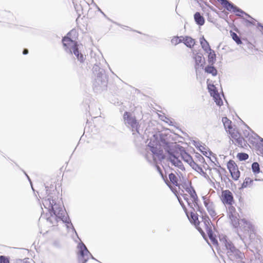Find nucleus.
I'll return each mask as SVG.
<instances>
[{
	"mask_svg": "<svg viewBox=\"0 0 263 263\" xmlns=\"http://www.w3.org/2000/svg\"><path fill=\"white\" fill-rule=\"evenodd\" d=\"M204 206L206 208L207 211L208 212H211L213 210H214V203L213 202H210L209 203H205Z\"/></svg>",
	"mask_w": 263,
	"mask_h": 263,
	"instance_id": "a19ab883",
	"label": "nucleus"
},
{
	"mask_svg": "<svg viewBox=\"0 0 263 263\" xmlns=\"http://www.w3.org/2000/svg\"><path fill=\"white\" fill-rule=\"evenodd\" d=\"M171 163H172V165H174L176 167H178L179 169H180L181 170H182L183 171L185 170V168L182 162L179 159H177L175 161H173L171 162Z\"/></svg>",
	"mask_w": 263,
	"mask_h": 263,
	"instance_id": "72a5a7b5",
	"label": "nucleus"
},
{
	"mask_svg": "<svg viewBox=\"0 0 263 263\" xmlns=\"http://www.w3.org/2000/svg\"><path fill=\"white\" fill-rule=\"evenodd\" d=\"M29 52L28 49L27 48H24L23 51V54L24 55H27Z\"/></svg>",
	"mask_w": 263,
	"mask_h": 263,
	"instance_id": "e2e57ef3",
	"label": "nucleus"
},
{
	"mask_svg": "<svg viewBox=\"0 0 263 263\" xmlns=\"http://www.w3.org/2000/svg\"><path fill=\"white\" fill-rule=\"evenodd\" d=\"M220 199L225 205H231L235 202L233 195L229 190L222 191Z\"/></svg>",
	"mask_w": 263,
	"mask_h": 263,
	"instance_id": "ddd939ff",
	"label": "nucleus"
},
{
	"mask_svg": "<svg viewBox=\"0 0 263 263\" xmlns=\"http://www.w3.org/2000/svg\"><path fill=\"white\" fill-rule=\"evenodd\" d=\"M182 197H183V199H184L185 201H186V202H187V201H188L189 200V198H188V197H187V194H184L182 195Z\"/></svg>",
	"mask_w": 263,
	"mask_h": 263,
	"instance_id": "69168bd1",
	"label": "nucleus"
},
{
	"mask_svg": "<svg viewBox=\"0 0 263 263\" xmlns=\"http://www.w3.org/2000/svg\"><path fill=\"white\" fill-rule=\"evenodd\" d=\"M200 44L202 48L205 52L212 49L209 42L205 40L203 36L200 38Z\"/></svg>",
	"mask_w": 263,
	"mask_h": 263,
	"instance_id": "b1692460",
	"label": "nucleus"
},
{
	"mask_svg": "<svg viewBox=\"0 0 263 263\" xmlns=\"http://www.w3.org/2000/svg\"><path fill=\"white\" fill-rule=\"evenodd\" d=\"M257 26L258 27H260V28L263 30V24L260 23H258Z\"/></svg>",
	"mask_w": 263,
	"mask_h": 263,
	"instance_id": "774afa93",
	"label": "nucleus"
},
{
	"mask_svg": "<svg viewBox=\"0 0 263 263\" xmlns=\"http://www.w3.org/2000/svg\"><path fill=\"white\" fill-rule=\"evenodd\" d=\"M219 241L221 245L224 247L226 252L230 251L235 246L226 235L219 236Z\"/></svg>",
	"mask_w": 263,
	"mask_h": 263,
	"instance_id": "4468645a",
	"label": "nucleus"
},
{
	"mask_svg": "<svg viewBox=\"0 0 263 263\" xmlns=\"http://www.w3.org/2000/svg\"><path fill=\"white\" fill-rule=\"evenodd\" d=\"M21 170L23 171V172L24 173V174L27 178L28 181H29V182L30 183V185L31 186L32 190L33 191V192H34V189L33 187L32 183V181H31V179L30 178L29 176L27 175V174L23 170L21 169Z\"/></svg>",
	"mask_w": 263,
	"mask_h": 263,
	"instance_id": "603ef678",
	"label": "nucleus"
},
{
	"mask_svg": "<svg viewBox=\"0 0 263 263\" xmlns=\"http://www.w3.org/2000/svg\"><path fill=\"white\" fill-rule=\"evenodd\" d=\"M213 99L217 106H221L223 105L222 100L219 95L213 97Z\"/></svg>",
	"mask_w": 263,
	"mask_h": 263,
	"instance_id": "ea45409f",
	"label": "nucleus"
},
{
	"mask_svg": "<svg viewBox=\"0 0 263 263\" xmlns=\"http://www.w3.org/2000/svg\"><path fill=\"white\" fill-rule=\"evenodd\" d=\"M195 211H192L190 212V215L187 212V215H186L188 219L190 222L195 226L199 224V221L198 220V215L197 214L194 213Z\"/></svg>",
	"mask_w": 263,
	"mask_h": 263,
	"instance_id": "f3484780",
	"label": "nucleus"
},
{
	"mask_svg": "<svg viewBox=\"0 0 263 263\" xmlns=\"http://www.w3.org/2000/svg\"><path fill=\"white\" fill-rule=\"evenodd\" d=\"M187 203L188 205H189L191 208H192V209L193 211H195V209H194V208H193V203H192V202H190L189 200L188 201H187Z\"/></svg>",
	"mask_w": 263,
	"mask_h": 263,
	"instance_id": "680f3d73",
	"label": "nucleus"
},
{
	"mask_svg": "<svg viewBox=\"0 0 263 263\" xmlns=\"http://www.w3.org/2000/svg\"><path fill=\"white\" fill-rule=\"evenodd\" d=\"M202 200H203V203H204V205H205V203H206V202L209 203V202H211L210 201V200L206 199V197L205 196H202Z\"/></svg>",
	"mask_w": 263,
	"mask_h": 263,
	"instance_id": "bf43d9fd",
	"label": "nucleus"
},
{
	"mask_svg": "<svg viewBox=\"0 0 263 263\" xmlns=\"http://www.w3.org/2000/svg\"><path fill=\"white\" fill-rule=\"evenodd\" d=\"M164 149L167 154L166 160L170 162L175 161L179 159V157L181 155L182 150L181 148H183V146L176 144L175 146L172 145L169 142L164 141Z\"/></svg>",
	"mask_w": 263,
	"mask_h": 263,
	"instance_id": "39448f33",
	"label": "nucleus"
},
{
	"mask_svg": "<svg viewBox=\"0 0 263 263\" xmlns=\"http://www.w3.org/2000/svg\"><path fill=\"white\" fill-rule=\"evenodd\" d=\"M192 202L194 204V206L196 207V208L200 206L198 204V201H192Z\"/></svg>",
	"mask_w": 263,
	"mask_h": 263,
	"instance_id": "338daca9",
	"label": "nucleus"
},
{
	"mask_svg": "<svg viewBox=\"0 0 263 263\" xmlns=\"http://www.w3.org/2000/svg\"><path fill=\"white\" fill-rule=\"evenodd\" d=\"M183 43L187 47L192 48L195 44V41L191 36H185L184 37Z\"/></svg>",
	"mask_w": 263,
	"mask_h": 263,
	"instance_id": "5701e85b",
	"label": "nucleus"
},
{
	"mask_svg": "<svg viewBox=\"0 0 263 263\" xmlns=\"http://www.w3.org/2000/svg\"><path fill=\"white\" fill-rule=\"evenodd\" d=\"M177 198H178V201H179L180 204L181 205V206H182V209H183L185 214L187 215V210L185 205L183 203L182 200H181V199L180 197H177Z\"/></svg>",
	"mask_w": 263,
	"mask_h": 263,
	"instance_id": "49530a36",
	"label": "nucleus"
},
{
	"mask_svg": "<svg viewBox=\"0 0 263 263\" xmlns=\"http://www.w3.org/2000/svg\"><path fill=\"white\" fill-rule=\"evenodd\" d=\"M229 133L231 135V137L234 139L235 140L239 137V136H240L238 132L235 133L234 132V129H233L232 130L229 131Z\"/></svg>",
	"mask_w": 263,
	"mask_h": 263,
	"instance_id": "37998d69",
	"label": "nucleus"
},
{
	"mask_svg": "<svg viewBox=\"0 0 263 263\" xmlns=\"http://www.w3.org/2000/svg\"><path fill=\"white\" fill-rule=\"evenodd\" d=\"M217 1L220 3L224 8L225 6L227 5V4L228 3L229 0H217Z\"/></svg>",
	"mask_w": 263,
	"mask_h": 263,
	"instance_id": "6e6d98bb",
	"label": "nucleus"
},
{
	"mask_svg": "<svg viewBox=\"0 0 263 263\" xmlns=\"http://www.w3.org/2000/svg\"><path fill=\"white\" fill-rule=\"evenodd\" d=\"M221 181H224V182H226V180H228L229 181H231V180H230V179H229V178L228 177V176H227V175H225V176H223V177H222H222H221Z\"/></svg>",
	"mask_w": 263,
	"mask_h": 263,
	"instance_id": "13d9d810",
	"label": "nucleus"
},
{
	"mask_svg": "<svg viewBox=\"0 0 263 263\" xmlns=\"http://www.w3.org/2000/svg\"><path fill=\"white\" fill-rule=\"evenodd\" d=\"M227 168L229 171L233 179L237 180L240 177V173L238 170V166L233 160H230L227 162Z\"/></svg>",
	"mask_w": 263,
	"mask_h": 263,
	"instance_id": "9b49d317",
	"label": "nucleus"
},
{
	"mask_svg": "<svg viewBox=\"0 0 263 263\" xmlns=\"http://www.w3.org/2000/svg\"><path fill=\"white\" fill-rule=\"evenodd\" d=\"M46 191L45 194L41 193L39 195L40 198L44 199L43 204L45 208H48L50 214V217L47 218V221L51 224H54V222H58L59 221H62L66 226L67 229L71 228L72 231L77 235V232L74 228L71 220L68 215L65 216L64 214L65 210H63L62 208L57 204L55 198L53 196V193L51 191L56 192V186L51 185L50 187L44 184Z\"/></svg>",
	"mask_w": 263,
	"mask_h": 263,
	"instance_id": "f257e3e1",
	"label": "nucleus"
},
{
	"mask_svg": "<svg viewBox=\"0 0 263 263\" xmlns=\"http://www.w3.org/2000/svg\"><path fill=\"white\" fill-rule=\"evenodd\" d=\"M190 183H191V182H186L185 181L184 183H183V184H182V186L183 187V188L186 191L187 190V189H190Z\"/></svg>",
	"mask_w": 263,
	"mask_h": 263,
	"instance_id": "864d4df0",
	"label": "nucleus"
},
{
	"mask_svg": "<svg viewBox=\"0 0 263 263\" xmlns=\"http://www.w3.org/2000/svg\"><path fill=\"white\" fill-rule=\"evenodd\" d=\"M123 119L125 124L128 127H130L133 132H136L138 134L139 133L140 125L135 116H133L130 112L125 111L123 115Z\"/></svg>",
	"mask_w": 263,
	"mask_h": 263,
	"instance_id": "6e6552de",
	"label": "nucleus"
},
{
	"mask_svg": "<svg viewBox=\"0 0 263 263\" xmlns=\"http://www.w3.org/2000/svg\"><path fill=\"white\" fill-rule=\"evenodd\" d=\"M192 143L198 149L204 156L208 158H210V156L213 154V153L211 151H206L205 147L204 146H202L200 144V141H197L196 140H192Z\"/></svg>",
	"mask_w": 263,
	"mask_h": 263,
	"instance_id": "2eb2a0df",
	"label": "nucleus"
},
{
	"mask_svg": "<svg viewBox=\"0 0 263 263\" xmlns=\"http://www.w3.org/2000/svg\"><path fill=\"white\" fill-rule=\"evenodd\" d=\"M53 246L57 249L62 248V245L61 242L58 240H55L53 242Z\"/></svg>",
	"mask_w": 263,
	"mask_h": 263,
	"instance_id": "de8ad7c7",
	"label": "nucleus"
},
{
	"mask_svg": "<svg viewBox=\"0 0 263 263\" xmlns=\"http://www.w3.org/2000/svg\"><path fill=\"white\" fill-rule=\"evenodd\" d=\"M206 233L213 245L217 246L218 245V242L216 238V235L213 232L212 228H208Z\"/></svg>",
	"mask_w": 263,
	"mask_h": 263,
	"instance_id": "4be33fe9",
	"label": "nucleus"
},
{
	"mask_svg": "<svg viewBox=\"0 0 263 263\" xmlns=\"http://www.w3.org/2000/svg\"><path fill=\"white\" fill-rule=\"evenodd\" d=\"M23 263H31V261L29 260L28 258H26L23 260Z\"/></svg>",
	"mask_w": 263,
	"mask_h": 263,
	"instance_id": "0e129e2a",
	"label": "nucleus"
},
{
	"mask_svg": "<svg viewBox=\"0 0 263 263\" xmlns=\"http://www.w3.org/2000/svg\"><path fill=\"white\" fill-rule=\"evenodd\" d=\"M251 168L252 172L254 174H259L260 172L259 164L257 162H254L252 163Z\"/></svg>",
	"mask_w": 263,
	"mask_h": 263,
	"instance_id": "f704fd0d",
	"label": "nucleus"
},
{
	"mask_svg": "<svg viewBox=\"0 0 263 263\" xmlns=\"http://www.w3.org/2000/svg\"><path fill=\"white\" fill-rule=\"evenodd\" d=\"M245 21L249 25H255V21H256L253 18V21H250L249 20H247L246 18H243Z\"/></svg>",
	"mask_w": 263,
	"mask_h": 263,
	"instance_id": "5fc2aeb1",
	"label": "nucleus"
},
{
	"mask_svg": "<svg viewBox=\"0 0 263 263\" xmlns=\"http://www.w3.org/2000/svg\"><path fill=\"white\" fill-rule=\"evenodd\" d=\"M228 11L233 12L235 13L236 15L242 17V15L245 14L248 17L253 19V18L248 13L243 11L240 8L235 5L233 3L229 1L228 3L224 7Z\"/></svg>",
	"mask_w": 263,
	"mask_h": 263,
	"instance_id": "f8f14e48",
	"label": "nucleus"
},
{
	"mask_svg": "<svg viewBox=\"0 0 263 263\" xmlns=\"http://www.w3.org/2000/svg\"><path fill=\"white\" fill-rule=\"evenodd\" d=\"M195 22L199 26H203L205 23V19L203 15L199 12H196L194 14Z\"/></svg>",
	"mask_w": 263,
	"mask_h": 263,
	"instance_id": "aec40b11",
	"label": "nucleus"
},
{
	"mask_svg": "<svg viewBox=\"0 0 263 263\" xmlns=\"http://www.w3.org/2000/svg\"><path fill=\"white\" fill-rule=\"evenodd\" d=\"M191 167L196 171L197 172L199 173L201 175H202L204 178L206 179H210V177L205 172L202 168L198 165L197 163L195 162L193 165L191 166Z\"/></svg>",
	"mask_w": 263,
	"mask_h": 263,
	"instance_id": "6ab92c4d",
	"label": "nucleus"
},
{
	"mask_svg": "<svg viewBox=\"0 0 263 263\" xmlns=\"http://www.w3.org/2000/svg\"><path fill=\"white\" fill-rule=\"evenodd\" d=\"M231 220V224L235 228H238L240 225V220L239 221L236 215L229 217Z\"/></svg>",
	"mask_w": 263,
	"mask_h": 263,
	"instance_id": "cd10ccee",
	"label": "nucleus"
},
{
	"mask_svg": "<svg viewBox=\"0 0 263 263\" xmlns=\"http://www.w3.org/2000/svg\"><path fill=\"white\" fill-rule=\"evenodd\" d=\"M191 198H192V201H199V199L196 194V191H193V194L191 195Z\"/></svg>",
	"mask_w": 263,
	"mask_h": 263,
	"instance_id": "8fccbe9b",
	"label": "nucleus"
},
{
	"mask_svg": "<svg viewBox=\"0 0 263 263\" xmlns=\"http://www.w3.org/2000/svg\"><path fill=\"white\" fill-rule=\"evenodd\" d=\"M208 89L210 93L211 96L213 98L219 95L217 88L213 84L211 85V87H210L209 85H208Z\"/></svg>",
	"mask_w": 263,
	"mask_h": 263,
	"instance_id": "c756f323",
	"label": "nucleus"
},
{
	"mask_svg": "<svg viewBox=\"0 0 263 263\" xmlns=\"http://www.w3.org/2000/svg\"><path fill=\"white\" fill-rule=\"evenodd\" d=\"M98 58L99 62L97 61L96 57L91 58V62H93V59L96 61L92 69V73L95 77L93 82V89L96 92L100 93L107 88L108 76L106 73L105 69L101 66V60L102 61L104 60L103 57H99L98 56Z\"/></svg>",
	"mask_w": 263,
	"mask_h": 263,
	"instance_id": "f03ea898",
	"label": "nucleus"
},
{
	"mask_svg": "<svg viewBox=\"0 0 263 263\" xmlns=\"http://www.w3.org/2000/svg\"><path fill=\"white\" fill-rule=\"evenodd\" d=\"M72 31L73 30L70 31L66 35L63 37L62 42L63 47L67 53L73 54L79 61L83 63L85 58L81 52L83 46L71 38V33Z\"/></svg>",
	"mask_w": 263,
	"mask_h": 263,
	"instance_id": "7ed1b4c3",
	"label": "nucleus"
},
{
	"mask_svg": "<svg viewBox=\"0 0 263 263\" xmlns=\"http://www.w3.org/2000/svg\"><path fill=\"white\" fill-rule=\"evenodd\" d=\"M219 17L226 19L228 18L229 13L225 10L221 11L219 12H217Z\"/></svg>",
	"mask_w": 263,
	"mask_h": 263,
	"instance_id": "c03bdc74",
	"label": "nucleus"
},
{
	"mask_svg": "<svg viewBox=\"0 0 263 263\" xmlns=\"http://www.w3.org/2000/svg\"><path fill=\"white\" fill-rule=\"evenodd\" d=\"M77 247L79 249L78 252V259L79 263H86L89 259L88 256H90L91 259L97 260L92 255L83 242L79 243Z\"/></svg>",
	"mask_w": 263,
	"mask_h": 263,
	"instance_id": "423d86ee",
	"label": "nucleus"
},
{
	"mask_svg": "<svg viewBox=\"0 0 263 263\" xmlns=\"http://www.w3.org/2000/svg\"><path fill=\"white\" fill-rule=\"evenodd\" d=\"M249 132L247 130L243 131V135L246 138H248L249 141L253 145L257 143L258 138L254 135L250 136Z\"/></svg>",
	"mask_w": 263,
	"mask_h": 263,
	"instance_id": "393cba45",
	"label": "nucleus"
},
{
	"mask_svg": "<svg viewBox=\"0 0 263 263\" xmlns=\"http://www.w3.org/2000/svg\"><path fill=\"white\" fill-rule=\"evenodd\" d=\"M230 35L232 39L236 42L237 45H240L242 44L241 38L238 36L235 32L231 30Z\"/></svg>",
	"mask_w": 263,
	"mask_h": 263,
	"instance_id": "7c9ffc66",
	"label": "nucleus"
},
{
	"mask_svg": "<svg viewBox=\"0 0 263 263\" xmlns=\"http://www.w3.org/2000/svg\"><path fill=\"white\" fill-rule=\"evenodd\" d=\"M197 210L201 214V216L202 215H204V213H206L205 212V211H204V210L203 209V208L201 206L197 208Z\"/></svg>",
	"mask_w": 263,
	"mask_h": 263,
	"instance_id": "4d7b16f0",
	"label": "nucleus"
},
{
	"mask_svg": "<svg viewBox=\"0 0 263 263\" xmlns=\"http://www.w3.org/2000/svg\"><path fill=\"white\" fill-rule=\"evenodd\" d=\"M239 229L241 231L249 236L250 237H251L252 235L254 234V228L253 226L245 219H241L240 220Z\"/></svg>",
	"mask_w": 263,
	"mask_h": 263,
	"instance_id": "9d476101",
	"label": "nucleus"
},
{
	"mask_svg": "<svg viewBox=\"0 0 263 263\" xmlns=\"http://www.w3.org/2000/svg\"><path fill=\"white\" fill-rule=\"evenodd\" d=\"M235 141L238 143V144L241 146H242L243 142H246V141L245 140V139L241 136H239V137ZM244 145H245V143H244Z\"/></svg>",
	"mask_w": 263,
	"mask_h": 263,
	"instance_id": "a18cd8bd",
	"label": "nucleus"
},
{
	"mask_svg": "<svg viewBox=\"0 0 263 263\" xmlns=\"http://www.w3.org/2000/svg\"><path fill=\"white\" fill-rule=\"evenodd\" d=\"M193 58L195 60V68L196 71L201 68L203 69L205 64V58L203 57V54L200 51H197L196 50H193Z\"/></svg>",
	"mask_w": 263,
	"mask_h": 263,
	"instance_id": "1a4fd4ad",
	"label": "nucleus"
},
{
	"mask_svg": "<svg viewBox=\"0 0 263 263\" xmlns=\"http://www.w3.org/2000/svg\"><path fill=\"white\" fill-rule=\"evenodd\" d=\"M184 37L182 36L178 37V36H175L171 40V42L172 44H174L175 45L181 43H183Z\"/></svg>",
	"mask_w": 263,
	"mask_h": 263,
	"instance_id": "c9c22d12",
	"label": "nucleus"
},
{
	"mask_svg": "<svg viewBox=\"0 0 263 263\" xmlns=\"http://www.w3.org/2000/svg\"><path fill=\"white\" fill-rule=\"evenodd\" d=\"M209 213L211 215V216L212 217H214L216 215V213L215 210L211 212H209Z\"/></svg>",
	"mask_w": 263,
	"mask_h": 263,
	"instance_id": "052dcab7",
	"label": "nucleus"
},
{
	"mask_svg": "<svg viewBox=\"0 0 263 263\" xmlns=\"http://www.w3.org/2000/svg\"><path fill=\"white\" fill-rule=\"evenodd\" d=\"M153 136L155 138V140L153 141L151 140L147 144V146L149 147L154 157L156 156L158 158L159 160L162 161L165 158V155L163 154V151L160 148H158L159 145L157 136L154 135Z\"/></svg>",
	"mask_w": 263,
	"mask_h": 263,
	"instance_id": "0eeeda50",
	"label": "nucleus"
},
{
	"mask_svg": "<svg viewBox=\"0 0 263 263\" xmlns=\"http://www.w3.org/2000/svg\"><path fill=\"white\" fill-rule=\"evenodd\" d=\"M97 8L98 9V11H99L103 16L105 17L107 20L115 24L116 25L119 26H122V25L117 23L115 22H114L112 20L109 18L102 11V10L96 5Z\"/></svg>",
	"mask_w": 263,
	"mask_h": 263,
	"instance_id": "58836bf2",
	"label": "nucleus"
},
{
	"mask_svg": "<svg viewBox=\"0 0 263 263\" xmlns=\"http://www.w3.org/2000/svg\"><path fill=\"white\" fill-rule=\"evenodd\" d=\"M204 70V72L211 74L213 76H216L218 73V71L216 67L214 66V64H208L207 66H205L203 69Z\"/></svg>",
	"mask_w": 263,
	"mask_h": 263,
	"instance_id": "a211bd4d",
	"label": "nucleus"
},
{
	"mask_svg": "<svg viewBox=\"0 0 263 263\" xmlns=\"http://www.w3.org/2000/svg\"><path fill=\"white\" fill-rule=\"evenodd\" d=\"M168 178L170 181L176 186H179V184L178 183V179L176 175L174 173H170L168 175Z\"/></svg>",
	"mask_w": 263,
	"mask_h": 263,
	"instance_id": "473e14b6",
	"label": "nucleus"
},
{
	"mask_svg": "<svg viewBox=\"0 0 263 263\" xmlns=\"http://www.w3.org/2000/svg\"><path fill=\"white\" fill-rule=\"evenodd\" d=\"M227 213L228 217L236 215V212L235 207L233 206V205H229L227 210Z\"/></svg>",
	"mask_w": 263,
	"mask_h": 263,
	"instance_id": "4c0bfd02",
	"label": "nucleus"
},
{
	"mask_svg": "<svg viewBox=\"0 0 263 263\" xmlns=\"http://www.w3.org/2000/svg\"><path fill=\"white\" fill-rule=\"evenodd\" d=\"M190 189H187L186 191L190 195V196L193 194V191H195L193 186L192 185V183H190Z\"/></svg>",
	"mask_w": 263,
	"mask_h": 263,
	"instance_id": "3c124183",
	"label": "nucleus"
},
{
	"mask_svg": "<svg viewBox=\"0 0 263 263\" xmlns=\"http://www.w3.org/2000/svg\"><path fill=\"white\" fill-rule=\"evenodd\" d=\"M199 225H196V228L198 230V231L199 232V233L201 234L203 238L205 239L206 238V236L203 231V230L200 227H198Z\"/></svg>",
	"mask_w": 263,
	"mask_h": 263,
	"instance_id": "09e8293b",
	"label": "nucleus"
},
{
	"mask_svg": "<svg viewBox=\"0 0 263 263\" xmlns=\"http://www.w3.org/2000/svg\"><path fill=\"white\" fill-rule=\"evenodd\" d=\"M181 149L182 151H180L181 152L180 157L184 161L187 163L191 167L195 162L194 161L192 156L186 151L184 147L181 148Z\"/></svg>",
	"mask_w": 263,
	"mask_h": 263,
	"instance_id": "dca6fc26",
	"label": "nucleus"
},
{
	"mask_svg": "<svg viewBox=\"0 0 263 263\" xmlns=\"http://www.w3.org/2000/svg\"><path fill=\"white\" fill-rule=\"evenodd\" d=\"M0 263H10V257L5 255H1Z\"/></svg>",
	"mask_w": 263,
	"mask_h": 263,
	"instance_id": "79ce46f5",
	"label": "nucleus"
},
{
	"mask_svg": "<svg viewBox=\"0 0 263 263\" xmlns=\"http://www.w3.org/2000/svg\"><path fill=\"white\" fill-rule=\"evenodd\" d=\"M241 121L243 123V124L246 125V126L249 129L254 135H255V136L260 140V143L259 145L258 146V148L260 153L263 155V139L262 138H260L259 136H258L256 134H255L253 133V131L250 128V127L246 125L242 120Z\"/></svg>",
	"mask_w": 263,
	"mask_h": 263,
	"instance_id": "2f4dec72",
	"label": "nucleus"
},
{
	"mask_svg": "<svg viewBox=\"0 0 263 263\" xmlns=\"http://www.w3.org/2000/svg\"><path fill=\"white\" fill-rule=\"evenodd\" d=\"M208 53V62L209 64H214L216 61V55L214 50L211 49L206 52Z\"/></svg>",
	"mask_w": 263,
	"mask_h": 263,
	"instance_id": "412c9836",
	"label": "nucleus"
},
{
	"mask_svg": "<svg viewBox=\"0 0 263 263\" xmlns=\"http://www.w3.org/2000/svg\"><path fill=\"white\" fill-rule=\"evenodd\" d=\"M201 217L205 226L206 232H207L208 228H212L211 227L212 222L206 213H204V215H202Z\"/></svg>",
	"mask_w": 263,
	"mask_h": 263,
	"instance_id": "bb28decb",
	"label": "nucleus"
},
{
	"mask_svg": "<svg viewBox=\"0 0 263 263\" xmlns=\"http://www.w3.org/2000/svg\"><path fill=\"white\" fill-rule=\"evenodd\" d=\"M222 121L223 122V126L227 132L233 129L232 121L227 117H223L222 119Z\"/></svg>",
	"mask_w": 263,
	"mask_h": 263,
	"instance_id": "a878e982",
	"label": "nucleus"
},
{
	"mask_svg": "<svg viewBox=\"0 0 263 263\" xmlns=\"http://www.w3.org/2000/svg\"><path fill=\"white\" fill-rule=\"evenodd\" d=\"M253 253V257L250 258V260L247 263H263V259L261 255L257 253ZM226 254L228 258L231 260H235L238 263H247L245 260V256L243 253L241 252L239 249L236 248L235 246L232 247V250L226 252Z\"/></svg>",
	"mask_w": 263,
	"mask_h": 263,
	"instance_id": "20e7f679",
	"label": "nucleus"
},
{
	"mask_svg": "<svg viewBox=\"0 0 263 263\" xmlns=\"http://www.w3.org/2000/svg\"><path fill=\"white\" fill-rule=\"evenodd\" d=\"M253 183V180L250 177H246L241 185L240 190L250 186Z\"/></svg>",
	"mask_w": 263,
	"mask_h": 263,
	"instance_id": "c85d7f7f",
	"label": "nucleus"
},
{
	"mask_svg": "<svg viewBox=\"0 0 263 263\" xmlns=\"http://www.w3.org/2000/svg\"><path fill=\"white\" fill-rule=\"evenodd\" d=\"M237 158L240 161H246L249 158V155L245 153H238L237 155Z\"/></svg>",
	"mask_w": 263,
	"mask_h": 263,
	"instance_id": "e433bc0d",
	"label": "nucleus"
}]
</instances>
